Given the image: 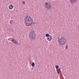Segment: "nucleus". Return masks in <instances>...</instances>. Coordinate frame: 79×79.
I'll return each mask as SVG.
<instances>
[{"instance_id":"nucleus-1","label":"nucleus","mask_w":79,"mask_h":79,"mask_svg":"<svg viewBox=\"0 0 79 79\" xmlns=\"http://www.w3.org/2000/svg\"><path fill=\"white\" fill-rule=\"evenodd\" d=\"M25 24L27 27L31 26L32 24H34V23L33 22V20L31 18V17L27 16H26L25 18Z\"/></svg>"},{"instance_id":"nucleus-2","label":"nucleus","mask_w":79,"mask_h":79,"mask_svg":"<svg viewBox=\"0 0 79 79\" xmlns=\"http://www.w3.org/2000/svg\"><path fill=\"white\" fill-rule=\"evenodd\" d=\"M58 42L59 45L63 46V45H64L65 44L66 41L64 37L62 36L61 39H59Z\"/></svg>"},{"instance_id":"nucleus-3","label":"nucleus","mask_w":79,"mask_h":79,"mask_svg":"<svg viewBox=\"0 0 79 79\" xmlns=\"http://www.w3.org/2000/svg\"><path fill=\"white\" fill-rule=\"evenodd\" d=\"M30 33L29 37L30 39H31L32 40H34L36 36L35 31L33 30H31Z\"/></svg>"},{"instance_id":"nucleus-4","label":"nucleus","mask_w":79,"mask_h":79,"mask_svg":"<svg viewBox=\"0 0 79 79\" xmlns=\"http://www.w3.org/2000/svg\"><path fill=\"white\" fill-rule=\"evenodd\" d=\"M45 8H46L47 10H51L52 8V5L50 3H46L45 5Z\"/></svg>"},{"instance_id":"nucleus-5","label":"nucleus","mask_w":79,"mask_h":79,"mask_svg":"<svg viewBox=\"0 0 79 79\" xmlns=\"http://www.w3.org/2000/svg\"><path fill=\"white\" fill-rule=\"evenodd\" d=\"M77 0H69L71 4H74V3H76Z\"/></svg>"},{"instance_id":"nucleus-6","label":"nucleus","mask_w":79,"mask_h":79,"mask_svg":"<svg viewBox=\"0 0 79 79\" xmlns=\"http://www.w3.org/2000/svg\"><path fill=\"white\" fill-rule=\"evenodd\" d=\"M52 36H49L48 37H47V40H48V41H51L52 40Z\"/></svg>"},{"instance_id":"nucleus-7","label":"nucleus","mask_w":79,"mask_h":79,"mask_svg":"<svg viewBox=\"0 0 79 79\" xmlns=\"http://www.w3.org/2000/svg\"><path fill=\"white\" fill-rule=\"evenodd\" d=\"M9 8L10 10H12L13 8V6L11 5H10L9 6Z\"/></svg>"},{"instance_id":"nucleus-8","label":"nucleus","mask_w":79,"mask_h":79,"mask_svg":"<svg viewBox=\"0 0 79 79\" xmlns=\"http://www.w3.org/2000/svg\"><path fill=\"white\" fill-rule=\"evenodd\" d=\"M56 71H57V74H60V70H58V69H57Z\"/></svg>"},{"instance_id":"nucleus-9","label":"nucleus","mask_w":79,"mask_h":79,"mask_svg":"<svg viewBox=\"0 0 79 79\" xmlns=\"http://www.w3.org/2000/svg\"><path fill=\"white\" fill-rule=\"evenodd\" d=\"M51 36V35H49V34H46L45 35L46 37H50V36Z\"/></svg>"},{"instance_id":"nucleus-10","label":"nucleus","mask_w":79,"mask_h":79,"mask_svg":"<svg viewBox=\"0 0 79 79\" xmlns=\"http://www.w3.org/2000/svg\"><path fill=\"white\" fill-rule=\"evenodd\" d=\"M31 66L32 67L35 66V63H34V62H33L31 63Z\"/></svg>"},{"instance_id":"nucleus-11","label":"nucleus","mask_w":79,"mask_h":79,"mask_svg":"<svg viewBox=\"0 0 79 79\" xmlns=\"http://www.w3.org/2000/svg\"><path fill=\"white\" fill-rule=\"evenodd\" d=\"M10 23L11 24H12L13 23V20H10Z\"/></svg>"},{"instance_id":"nucleus-12","label":"nucleus","mask_w":79,"mask_h":79,"mask_svg":"<svg viewBox=\"0 0 79 79\" xmlns=\"http://www.w3.org/2000/svg\"><path fill=\"white\" fill-rule=\"evenodd\" d=\"M14 44H16V45H18L19 43H18V42L17 41H15V42L14 43Z\"/></svg>"},{"instance_id":"nucleus-13","label":"nucleus","mask_w":79,"mask_h":79,"mask_svg":"<svg viewBox=\"0 0 79 79\" xmlns=\"http://www.w3.org/2000/svg\"><path fill=\"white\" fill-rule=\"evenodd\" d=\"M12 41L14 44L15 42L16 41V40H15V39H12Z\"/></svg>"},{"instance_id":"nucleus-14","label":"nucleus","mask_w":79,"mask_h":79,"mask_svg":"<svg viewBox=\"0 0 79 79\" xmlns=\"http://www.w3.org/2000/svg\"><path fill=\"white\" fill-rule=\"evenodd\" d=\"M55 67L56 69H58L59 68V66L58 65H56Z\"/></svg>"},{"instance_id":"nucleus-15","label":"nucleus","mask_w":79,"mask_h":79,"mask_svg":"<svg viewBox=\"0 0 79 79\" xmlns=\"http://www.w3.org/2000/svg\"><path fill=\"white\" fill-rule=\"evenodd\" d=\"M68 48V45H66L65 47V49L67 50Z\"/></svg>"},{"instance_id":"nucleus-16","label":"nucleus","mask_w":79,"mask_h":79,"mask_svg":"<svg viewBox=\"0 0 79 79\" xmlns=\"http://www.w3.org/2000/svg\"><path fill=\"white\" fill-rule=\"evenodd\" d=\"M22 3H23V5L24 4H25V2L23 1V2H22Z\"/></svg>"},{"instance_id":"nucleus-17","label":"nucleus","mask_w":79,"mask_h":79,"mask_svg":"<svg viewBox=\"0 0 79 79\" xmlns=\"http://www.w3.org/2000/svg\"><path fill=\"white\" fill-rule=\"evenodd\" d=\"M58 69L59 70H60H60H61V68H59V69Z\"/></svg>"},{"instance_id":"nucleus-18","label":"nucleus","mask_w":79,"mask_h":79,"mask_svg":"<svg viewBox=\"0 0 79 79\" xmlns=\"http://www.w3.org/2000/svg\"><path fill=\"white\" fill-rule=\"evenodd\" d=\"M8 40H10V39H9V38H8Z\"/></svg>"},{"instance_id":"nucleus-19","label":"nucleus","mask_w":79,"mask_h":79,"mask_svg":"<svg viewBox=\"0 0 79 79\" xmlns=\"http://www.w3.org/2000/svg\"><path fill=\"white\" fill-rule=\"evenodd\" d=\"M61 79H63V78H62Z\"/></svg>"}]
</instances>
